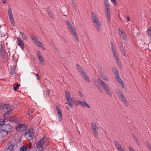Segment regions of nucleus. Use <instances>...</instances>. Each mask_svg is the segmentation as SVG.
I'll list each match as a JSON object with an SVG mask.
<instances>
[{"label":"nucleus","mask_w":151,"mask_h":151,"mask_svg":"<svg viewBox=\"0 0 151 151\" xmlns=\"http://www.w3.org/2000/svg\"><path fill=\"white\" fill-rule=\"evenodd\" d=\"M8 13L9 14V17L11 23L13 24L14 26V24H15V22L13 16L12 10L11 8L10 7H9V8Z\"/></svg>","instance_id":"9d476101"},{"label":"nucleus","mask_w":151,"mask_h":151,"mask_svg":"<svg viewBox=\"0 0 151 151\" xmlns=\"http://www.w3.org/2000/svg\"><path fill=\"white\" fill-rule=\"evenodd\" d=\"M112 70L114 73V74L115 78L117 82L123 86V88L124 87V84L123 81L120 78L119 73L116 69L114 67L112 68Z\"/></svg>","instance_id":"20e7f679"},{"label":"nucleus","mask_w":151,"mask_h":151,"mask_svg":"<svg viewBox=\"0 0 151 151\" xmlns=\"http://www.w3.org/2000/svg\"><path fill=\"white\" fill-rule=\"evenodd\" d=\"M5 122H6V121L4 120V119H0V127L8 134L12 130V128L9 124H4Z\"/></svg>","instance_id":"f03ea898"},{"label":"nucleus","mask_w":151,"mask_h":151,"mask_svg":"<svg viewBox=\"0 0 151 151\" xmlns=\"http://www.w3.org/2000/svg\"><path fill=\"white\" fill-rule=\"evenodd\" d=\"M78 92L79 93V95H80V96H81V98L83 99H84V95L83 93L82 92H81L80 91H78Z\"/></svg>","instance_id":"a19ab883"},{"label":"nucleus","mask_w":151,"mask_h":151,"mask_svg":"<svg viewBox=\"0 0 151 151\" xmlns=\"http://www.w3.org/2000/svg\"><path fill=\"white\" fill-rule=\"evenodd\" d=\"M17 87L15 86V85H14V87H13V89L14 91H16L17 90Z\"/></svg>","instance_id":"6e6d98bb"},{"label":"nucleus","mask_w":151,"mask_h":151,"mask_svg":"<svg viewBox=\"0 0 151 151\" xmlns=\"http://www.w3.org/2000/svg\"><path fill=\"white\" fill-rule=\"evenodd\" d=\"M93 82L95 86L97 88H98L99 86L98 85V83L97 81H94Z\"/></svg>","instance_id":"de8ad7c7"},{"label":"nucleus","mask_w":151,"mask_h":151,"mask_svg":"<svg viewBox=\"0 0 151 151\" xmlns=\"http://www.w3.org/2000/svg\"><path fill=\"white\" fill-rule=\"evenodd\" d=\"M68 110H69V108H68Z\"/></svg>","instance_id":"680f3d73"},{"label":"nucleus","mask_w":151,"mask_h":151,"mask_svg":"<svg viewBox=\"0 0 151 151\" xmlns=\"http://www.w3.org/2000/svg\"><path fill=\"white\" fill-rule=\"evenodd\" d=\"M56 110L57 113V116L59 121H61L62 119V116L61 112V110L60 107L57 105L56 106Z\"/></svg>","instance_id":"1a4fd4ad"},{"label":"nucleus","mask_w":151,"mask_h":151,"mask_svg":"<svg viewBox=\"0 0 151 151\" xmlns=\"http://www.w3.org/2000/svg\"><path fill=\"white\" fill-rule=\"evenodd\" d=\"M38 58L41 64L44 65L45 63L44 62V58L41 55V54L40 51L38 50L37 52Z\"/></svg>","instance_id":"f8f14e48"},{"label":"nucleus","mask_w":151,"mask_h":151,"mask_svg":"<svg viewBox=\"0 0 151 151\" xmlns=\"http://www.w3.org/2000/svg\"><path fill=\"white\" fill-rule=\"evenodd\" d=\"M50 94V91L49 90H47L46 92V95L47 96H49Z\"/></svg>","instance_id":"09e8293b"},{"label":"nucleus","mask_w":151,"mask_h":151,"mask_svg":"<svg viewBox=\"0 0 151 151\" xmlns=\"http://www.w3.org/2000/svg\"><path fill=\"white\" fill-rule=\"evenodd\" d=\"M98 80L101 86L104 89L107 87V86L106 84L103 81L100 79H98Z\"/></svg>","instance_id":"412c9836"},{"label":"nucleus","mask_w":151,"mask_h":151,"mask_svg":"<svg viewBox=\"0 0 151 151\" xmlns=\"http://www.w3.org/2000/svg\"><path fill=\"white\" fill-rule=\"evenodd\" d=\"M66 23L67 24L68 28L71 32H72L73 31H74V30H76L74 27L69 21L66 20Z\"/></svg>","instance_id":"4468645a"},{"label":"nucleus","mask_w":151,"mask_h":151,"mask_svg":"<svg viewBox=\"0 0 151 151\" xmlns=\"http://www.w3.org/2000/svg\"><path fill=\"white\" fill-rule=\"evenodd\" d=\"M129 150L130 151H135L131 147H129Z\"/></svg>","instance_id":"5fc2aeb1"},{"label":"nucleus","mask_w":151,"mask_h":151,"mask_svg":"<svg viewBox=\"0 0 151 151\" xmlns=\"http://www.w3.org/2000/svg\"><path fill=\"white\" fill-rule=\"evenodd\" d=\"M84 103H85V106H86L88 108H90V106L89 104H88L86 102H84Z\"/></svg>","instance_id":"8fccbe9b"},{"label":"nucleus","mask_w":151,"mask_h":151,"mask_svg":"<svg viewBox=\"0 0 151 151\" xmlns=\"http://www.w3.org/2000/svg\"><path fill=\"white\" fill-rule=\"evenodd\" d=\"M14 145L13 144H10L4 151H13L14 149Z\"/></svg>","instance_id":"5701e85b"},{"label":"nucleus","mask_w":151,"mask_h":151,"mask_svg":"<svg viewBox=\"0 0 151 151\" xmlns=\"http://www.w3.org/2000/svg\"><path fill=\"white\" fill-rule=\"evenodd\" d=\"M35 75H36V78L39 81L40 80V76L38 74H37H37H35V73H33Z\"/></svg>","instance_id":"37998d69"},{"label":"nucleus","mask_w":151,"mask_h":151,"mask_svg":"<svg viewBox=\"0 0 151 151\" xmlns=\"http://www.w3.org/2000/svg\"><path fill=\"white\" fill-rule=\"evenodd\" d=\"M82 77L85 79L87 82H90V80L89 78L87 76L85 72H82L81 74Z\"/></svg>","instance_id":"393cba45"},{"label":"nucleus","mask_w":151,"mask_h":151,"mask_svg":"<svg viewBox=\"0 0 151 151\" xmlns=\"http://www.w3.org/2000/svg\"><path fill=\"white\" fill-rule=\"evenodd\" d=\"M114 58L116 61L117 62V63H118V60H119V58L118 56H115V57H114Z\"/></svg>","instance_id":"3c124183"},{"label":"nucleus","mask_w":151,"mask_h":151,"mask_svg":"<svg viewBox=\"0 0 151 151\" xmlns=\"http://www.w3.org/2000/svg\"><path fill=\"white\" fill-rule=\"evenodd\" d=\"M67 101L68 103H66L65 104H68L70 107L71 108H72L73 106V101L71 98V97H70L69 98H66Z\"/></svg>","instance_id":"aec40b11"},{"label":"nucleus","mask_w":151,"mask_h":151,"mask_svg":"<svg viewBox=\"0 0 151 151\" xmlns=\"http://www.w3.org/2000/svg\"><path fill=\"white\" fill-rule=\"evenodd\" d=\"M11 72H10V73L11 74H14L15 73V69L14 66H13L12 67V66H11Z\"/></svg>","instance_id":"72a5a7b5"},{"label":"nucleus","mask_w":151,"mask_h":151,"mask_svg":"<svg viewBox=\"0 0 151 151\" xmlns=\"http://www.w3.org/2000/svg\"><path fill=\"white\" fill-rule=\"evenodd\" d=\"M116 93L118 94V97L120 96H122L123 94L122 92L120 91V90L119 89H117L116 91Z\"/></svg>","instance_id":"58836bf2"},{"label":"nucleus","mask_w":151,"mask_h":151,"mask_svg":"<svg viewBox=\"0 0 151 151\" xmlns=\"http://www.w3.org/2000/svg\"><path fill=\"white\" fill-rule=\"evenodd\" d=\"M44 142H43V140L41 139L40 141L37 142L36 145V148L38 150L40 151H42L44 149V147L43 146V143Z\"/></svg>","instance_id":"6e6552de"},{"label":"nucleus","mask_w":151,"mask_h":151,"mask_svg":"<svg viewBox=\"0 0 151 151\" xmlns=\"http://www.w3.org/2000/svg\"><path fill=\"white\" fill-rule=\"evenodd\" d=\"M17 39V45L22 50H23L24 49V44L20 38L18 37Z\"/></svg>","instance_id":"dca6fc26"},{"label":"nucleus","mask_w":151,"mask_h":151,"mask_svg":"<svg viewBox=\"0 0 151 151\" xmlns=\"http://www.w3.org/2000/svg\"><path fill=\"white\" fill-rule=\"evenodd\" d=\"M72 34L75 37L76 40H77L78 42H79V40L78 38V35L77 34L76 30H74V31H73L71 32Z\"/></svg>","instance_id":"cd10ccee"},{"label":"nucleus","mask_w":151,"mask_h":151,"mask_svg":"<svg viewBox=\"0 0 151 151\" xmlns=\"http://www.w3.org/2000/svg\"><path fill=\"white\" fill-rule=\"evenodd\" d=\"M93 133L94 134V137L96 138H97L98 136V129L96 130H93Z\"/></svg>","instance_id":"e433bc0d"},{"label":"nucleus","mask_w":151,"mask_h":151,"mask_svg":"<svg viewBox=\"0 0 151 151\" xmlns=\"http://www.w3.org/2000/svg\"><path fill=\"white\" fill-rule=\"evenodd\" d=\"M65 94L66 98L71 97L70 93L67 91H65Z\"/></svg>","instance_id":"4c0bfd02"},{"label":"nucleus","mask_w":151,"mask_h":151,"mask_svg":"<svg viewBox=\"0 0 151 151\" xmlns=\"http://www.w3.org/2000/svg\"><path fill=\"white\" fill-rule=\"evenodd\" d=\"M111 51H112V53L113 54H113L115 55V54L117 53L116 52V51L115 49L114 50H111Z\"/></svg>","instance_id":"603ef678"},{"label":"nucleus","mask_w":151,"mask_h":151,"mask_svg":"<svg viewBox=\"0 0 151 151\" xmlns=\"http://www.w3.org/2000/svg\"><path fill=\"white\" fill-rule=\"evenodd\" d=\"M8 121H10L12 123H14L16 122V121L14 120L13 118H10L8 119Z\"/></svg>","instance_id":"79ce46f5"},{"label":"nucleus","mask_w":151,"mask_h":151,"mask_svg":"<svg viewBox=\"0 0 151 151\" xmlns=\"http://www.w3.org/2000/svg\"><path fill=\"white\" fill-rule=\"evenodd\" d=\"M31 147H28L27 145H23L20 148V151H30Z\"/></svg>","instance_id":"a211bd4d"},{"label":"nucleus","mask_w":151,"mask_h":151,"mask_svg":"<svg viewBox=\"0 0 151 151\" xmlns=\"http://www.w3.org/2000/svg\"><path fill=\"white\" fill-rule=\"evenodd\" d=\"M127 21H129V20H130V18H129V16H128V17H127Z\"/></svg>","instance_id":"bf43d9fd"},{"label":"nucleus","mask_w":151,"mask_h":151,"mask_svg":"<svg viewBox=\"0 0 151 151\" xmlns=\"http://www.w3.org/2000/svg\"><path fill=\"white\" fill-rule=\"evenodd\" d=\"M118 98H119L121 99V101L123 103L125 106H128V104L127 101V100L125 97L123 96V94L122 96L121 95L119 96Z\"/></svg>","instance_id":"f3484780"},{"label":"nucleus","mask_w":151,"mask_h":151,"mask_svg":"<svg viewBox=\"0 0 151 151\" xmlns=\"http://www.w3.org/2000/svg\"><path fill=\"white\" fill-rule=\"evenodd\" d=\"M121 46L120 47V49L121 50V52L124 56H126V52L125 51V49L123 46L122 44L121 43Z\"/></svg>","instance_id":"bb28decb"},{"label":"nucleus","mask_w":151,"mask_h":151,"mask_svg":"<svg viewBox=\"0 0 151 151\" xmlns=\"http://www.w3.org/2000/svg\"><path fill=\"white\" fill-rule=\"evenodd\" d=\"M6 0H2V2L4 4L6 3Z\"/></svg>","instance_id":"4d7b16f0"},{"label":"nucleus","mask_w":151,"mask_h":151,"mask_svg":"<svg viewBox=\"0 0 151 151\" xmlns=\"http://www.w3.org/2000/svg\"><path fill=\"white\" fill-rule=\"evenodd\" d=\"M47 12H48V15L50 17V19L52 20L53 19V16L52 15V13L51 12H50L48 10H47Z\"/></svg>","instance_id":"c9c22d12"},{"label":"nucleus","mask_w":151,"mask_h":151,"mask_svg":"<svg viewBox=\"0 0 151 151\" xmlns=\"http://www.w3.org/2000/svg\"><path fill=\"white\" fill-rule=\"evenodd\" d=\"M0 137L5 136L8 134H7L6 132H5V131L3 130L1 128V127H0Z\"/></svg>","instance_id":"a878e982"},{"label":"nucleus","mask_w":151,"mask_h":151,"mask_svg":"<svg viewBox=\"0 0 151 151\" xmlns=\"http://www.w3.org/2000/svg\"><path fill=\"white\" fill-rule=\"evenodd\" d=\"M85 102L86 101H78V103L79 104H81V105L83 107H85V103H84V102Z\"/></svg>","instance_id":"ea45409f"},{"label":"nucleus","mask_w":151,"mask_h":151,"mask_svg":"<svg viewBox=\"0 0 151 151\" xmlns=\"http://www.w3.org/2000/svg\"><path fill=\"white\" fill-rule=\"evenodd\" d=\"M118 32L121 37L124 40H127V36L123 29L120 28H118Z\"/></svg>","instance_id":"9b49d317"},{"label":"nucleus","mask_w":151,"mask_h":151,"mask_svg":"<svg viewBox=\"0 0 151 151\" xmlns=\"http://www.w3.org/2000/svg\"><path fill=\"white\" fill-rule=\"evenodd\" d=\"M0 51L1 52V57L3 59H4L5 58V51L4 49L3 48V47L2 45H1V48L0 50Z\"/></svg>","instance_id":"b1692460"},{"label":"nucleus","mask_w":151,"mask_h":151,"mask_svg":"<svg viewBox=\"0 0 151 151\" xmlns=\"http://www.w3.org/2000/svg\"><path fill=\"white\" fill-rule=\"evenodd\" d=\"M41 139L43 140V142H44L43 145V147L45 146L46 147H48L49 145V143L47 138L45 137H44Z\"/></svg>","instance_id":"6ab92c4d"},{"label":"nucleus","mask_w":151,"mask_h":151,"mask_svg":"<svg viewBox=\"0 0 151 151\" xmlns=\"http://www.w3.org/2000/svg\"><path fill=\"white\" fill-rule=\"evenodd\" d=\"M31 38H32V40L34 42L35 44L38 47H43L42 44L39 41L38 39H36L34 37H32Z\"/></svg>","instance_id":"2eb2a0df"},{"label":"nucleus","mask_w":151,"mask_h":151,"mask_svg":"<svg viewBox=\"0 0 151 151\" xmlns=\"http://www.w3.org/2000/svg\"><path fill=\"white\" fill-rule=\"evenodd\" d=\"M91 125L93 130L97 129L96 124L94 122H92L91 123Z\"/></svg>","instance_id":"c756f323"},{"label":"nucleus","mask_w":151,"mask_h":151,"mask_svg":"<svg viewBox=\"0 0 151 151\" xmlns=\"http://www.w3.org/2000/svg\"><path fill=\"white\" fill-rule=\"evenodd\" d=\"M110 44L111 45V50L115 49L113 43L111 42H110Z\"/></svg>","instance_id":"c03bdc74"},{"label":"nucleus","mask_w":151,"mask_h":151,"mask_svg":"<svg viewBox=\"0 0 151 151\" xmlns=\"http://www.w3.org/2000/svg\"><path fill=\"white\" fill-rule=\"evenodd\" d=\"M14 145L13 144H10L4 151H13L14 149Z\"/></svg>","instance_id":"4be33fe9"},{"label":"nucleus","mask_w":151,"mask_h":151,"mask_svg":"<svg viewBox=\"0 0 151 151\" xmlns=\"http://www.w3.org/2000/svg\"><path fill=\"white\" fill-rule=\"evenodd\" d=\"M35 112L34 110H29L28 112V114L29 116L30 117L33 116V113Z\"/></svg>","instance_id":"473e14b6"},{"label":"nucleus","mask_w":151,"mask_h":151,"mask_svg":"<svg viewBox=\"0 0 151 151\" xmlns=\"http://www.w3.org/2000/svg\"><path fill=\"white\" fill-rule=\"evenodd\" d=\"M1 108L2 109V111L5 113L4 115V120L6 122V121H8V120L9 118V112L13 111L14 109V107L10 104H5L2 106Z\"/></svg>","instance_id":"f257e3e1"},{"label":"nucleus","mask_w":151,"mask_h":151,"mask_svg":"<svg viewBox=\"0 0 151 151\" xmlns=\"http://www.w3.org/2000/svg\"><path fill=\"white\" fill-rule=\"evenodd\" d=\"M147 147L151 151V145L147 142Z\"/></svg>","instance_id":"49530a36"},{"label":"nucleus","mask_w":151,"mask_h":151,"mask_svg":"<svg viewBox=\"0 0 151 151\" xmlns=\"http://www.w3.org/2000/svg\"><path fill=\"white\" fill-rule=\"evenodd\" d=\"M111 2H112L114 5L115 6H116L117 4V1L116 0H110Z\"/></svg>","instance_id":"a18cd8bd"},{"label":"nucleus","mask_w":151,"mask_h":151,"mask_svg":"<svg viewBox=\"0 0 151 151\" xmlns=\"http://www.w3.org/2000/svg\"><path fill=\"white\" fill-rule=\"evenodd\" d=\"M114 57H115V56H118L117 53H116L115 54V55L113 54Z\"/></svg>","instance_id":"052dcab7"},{"label":"nucleus","mask_w":151,"mask_h":151,"mask_svg":"<svg viewBox=\"0 0 151 151\" xmlns=\"http://www.w3.org/2000/svg\"><path fill=\"white\" fill-rule=\"evenodd\" d=\"M132 137H133L134 139L136 140L137 144L138 145H140V144L139 142L138 139L136 137V136L134 134H133Z\"/></svg>","instance_id":"f704fd0d"},{"label":"nucleus","mask_w":151,"mask_h":151,"mask_svg":"<svg viewBox=\"0 0 151 151\" xmlns=\"http://www.w3.org/2000/svg\"><path fill=\"white\" fill-rule=\"evenodd\" d=\"M20 35H22V37H23V38L24 40H27L28 38L26 34L22 32H20Z\"/></svg>","instance_id":"7c9ffc66"},{"label":"nucleus","mask_w":151,"mask_h":151,"mask_svg":"<svg viewBox=\"0 0 151 151\" xmlns=\"http://www.w3.org/2000/svg\"><path fill=\"white\" fill-rule=\"evenodd\" d=\"M105 10L107 21L109 23L111 21L110 6L109 5H105Z\"/></svg>","instance_id":"0eeeda50"},{"label":"nucleus","mask_w":151,"mask_h":151,"mask_svg":"<svg viewBox=\"0 0 151 151\" xmlns=\"http://www.w3.org/2000/svg\"><path fill=\"white\" fill-rule=\"evenodd\" d=\"M15 86L16 87H17V88L20 86V84L17 83V84H16Z\"/></svg>","instance_id":"13d9d810"},{"label":"nucleus","mask_w":151,"mask_h":151,"mask_svg":"<svg viewBox=\"0 0 151 151\" xmlns=\"http://www.w3.org/2000/svg\"><path fill=\"white\" fill-rule=\"evenodd\" d=\"M114 144L116 147L118 149L119 151H124V148L122 147L121 145L117 141H115Z\"/></svg>","instance_id":"ddd939ff"},{"label":"nucleus","mask_w":151,"mask_h":151,"mask_svg":"<svg viewBox=\"0 0 151 151\" xmlns=\"http://www.w3.org/2000/svg\"><path fill=\"white\" fill-rule=\"evenodd\" d=\"M77 69L78 71L81 74L82 72H84V70L82 68L81 66L78 64L77 65Z\"/></svg>","instance_id":"c85d7f7f"},{"label":"nucleus","mask_w":151,"mask_h":151,"mask_svg":"<svg viewBox=\"0 0 151 151\" xmlns=\"http://www.w3.org/2000/svg\"><path fill=\"white\" fill-rule=\"evenodd\" d=\"M91 16L93 20L94 24L95 25L96 29L98 32L101 30V23L99 21L98 18L97 17L95 14L93 12L91 13Z\"/></svg>","instance_id":"7ed1b4c3"},{"label":"nucleus","mask_w":151,"mask_h":151,"mask_svg":"<svg viewBox=\"0 0 151 151\" xmlns=\"http://www.w3.org/2000/svg\"><path fill=\"white\" fill-rule=\"evenodd\" d=\"M15 129L18 132H23L27 129V126L24 124L18 123Z\"/></svg>","instance_id":"423d86ee"},{"label":"nucleus","mask_w":151,"mask_h":151,"mask_svg":"<svg viewBox=\"0 0 151 151\" xmlns=\"http://www.w3.org/2000/svg\"><path fill=\"white\" fill-rule=\"evenodd\" d=\"M105 92L107 93V94L109 95V96H112V94L110 90L108 88V87H107L106 88L104 89Z\"/></svg>","instance_id":"2f4dec72"},{"label":"nucleus","mask_w":151,"mask_h":151,"mask_svg":"<svg viewBox=\"0 0 151 151\" xmlns=\"http://www.w3.org/2000/svg\"><path fill=\"white\" fill-rule=\"evenodd\" d=\"M104 4L105 5H109L108 0H104Z\"/></svg>","instance_id":"864d4df0"},{"label":"nucleus","mask_w":151,"mask_h":151,"mask_svg":"<svg viewBox=\"0 0 151 151\" xmlns=\"http://www.w3.org/2000/svg\"><path fill=\"white\" fill-rule=\"evenodd\" d=\"M34 131L32 128H31L25 132V137L28 139L32 140L34 137Z\"/></svg>","instance_id":"39448f33"}]
</instances>
